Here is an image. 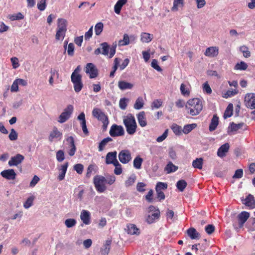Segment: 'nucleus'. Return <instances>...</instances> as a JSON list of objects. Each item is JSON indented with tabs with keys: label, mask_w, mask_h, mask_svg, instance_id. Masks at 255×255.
Here are the masks:
<instances>
[{
	"label": "nucleus",
	"mask_w": 255,
	"mask_h": 255,
	"mask_svg": "<svg viewBox=\"0 0 255 255\" xmlns=\"http://www.w3.org/2000/svg\"><path fill=\"white\" fill-rule=\"evenodd\" d=\"M243 203L245 204L246 206L249 207L251 209H253L255 207V200L254 197L251 195L249 194L246 198L245 199L242 200Z\"/></svg>",
	"instance_id": "nucleus-18"
},
{
	"label": "nucleus",
	"mask_w": 255,
	"mask_h": 255,
	"mask_svg": "<svg viewBox=\"0 0 255 255\" xmlns=\"http://www.w3.org/2000/svg\"><path fill=\"white\" fill-rule=\"evenodd\" d=\"M219 49L217 47L212 46L206 49L204 54L206 56L210 57H215L218 55Z\"/></svg>",
	"instance_id": "nucleus-17"
},
{
	"label": "nucleus",
	"mask_w": 255,
	"mask_h": 255,
	"mask_svg": "<svg viewBox=\"0 0 255 255\" xmlns=\"http://www.w3.org/2000/svg\"><path fill=\"white\" fill-rule=\"evenodd\" d=\"M146 200L149 203L151 202L153 200V190L150 189L147 194L145 196Z\"/></svg>",
	"instance_id": "nucleus-64"
},
{
	"label": "nucleus",
	"mask_w": 255,
	"mask_h": 255,
	"mask_svg": "<svg viewBox=\"0 0 255 255\" xmlns=\"http://www.w3.org/2000/svg\"><path fill=\"white\" fill-rule=\"evenodd\" d=\"M250 217V213L246 211H243L238 215L239 228L243 227L245 223Z\"/></svg>",
	"instance_id": "nucleus-13"
},
{
	"label": "nucleus",
	"mask_w": 255,
	"mask_h": 255,
	"mask_svg": "<svg viewBox=\"0 0 255 255\" xmlns=\"http://www.w3.org/2000/svg\"><path fill=\"white\" fill-rule=\"evenodd\" d=\"M219 124V118L216 115L213 116L211 120V122L209 126V130L210 131H213L216 129Z\"/></svg>",
	"instance_id": "nucleus-27"
},
{
	"label": "nucleus",
	"mask_w": 255,
	"mask_h": 255,
	"mask_svg": "<svg viewBox=\"0 0 255 255\" xmlns=\"http://www.w3.org/2000/svg\"><path fill=\"white\" fill-rule=\"evenodd\" d=\"M158 212V211L156 213H152L148 216L146 221L148 223L151 224L155 221V220L158 219L159 214Z\"/></svg>",
	"instance_id": "nucleus-41"
},
{
	"label": "nucleus",
	"mask_w": 255,
	"mask_h": 255,
	"mask_svg": "<svg viewBox=\"0 0 255 255\" xmlns=\"http://www.w3.org/2000/svg\"><path fill=\"white\" fill-rule=\"evenodd\" d=\"M187 234L192 240L199 239L200 234L194 228H190L187 230Z\"/></svg>",
	"instance_id": "nucleus-22"
},
{
	"label": "nucleus",
	"mask_w": 255,
	"mask_h": 255,
	"mask_svg": "<svg viewBox=\"0 0 255 255\" xmlns=\"http://www.w3.org/2000/svg\"><path fill=\"white\" fill-rule=\"evenodd\" d=\"M12 92H15L18 91V84L16 79L13 81L10 89Z\"/></svg>",
	"instance_id": "nucleus-62"
},
{
	"label": "nucleus",
	"mask_w": 255,
	"mask_h": 255,
	"mask_svg": "<svg viewBox=\"0 0 255 255\" xmlns=\"http://www.w3.org/2000/svg\"><path fill=\"white\" fill-rule=\"evenodd\" d=\"M187 186V183L184 180H180L176 183V187L180 192H183Z\"/></svg>",
	"instance_id": "nucleus-43"
},
{
	"label": "nucleus",
	"mask_w": 255,
	"mask_h": 255,
	"mask_svg": "<svg viewBox=\"0 0 255 255\" xmlns=\"http://www.w3.org/2000/svg\"><path fill=\"white\" fill-rule=\"evenodd\" d=\"M113 139L111 137H108L104 138L100 143L98 146V150L99 151H102L106 145L109 142L112 141Z\"/></svg>",
	"instance_id": "nucleus-32"
},
{
	"label": "nucleus",
	"mask_w": 255,
	"mask_h": 255,
	"mask_svg": "<svg viewBox=\"0 0 255 255\" xmlns=\"http://www.w3.org/2000/svg\"><path fill=\"white\" fill-rule=\"evenodd\" d=\"M203 164V159L202 158H196L192 162V166L194 168L201 169Z\"/></svg>",
	"instance_id": "nucleus-36"
},
{
	"label": "nucleus",
	"mask_w": 255,
	"mask_h": 255,
	"mask_svg": "<svg viewBox=\"0 0 255 255\" xmlns=\"http://www.w3.org/2000/svg\"><path fill=\"white\" fill-rule=\"evenodd\" d=\"M123 122L128 134L133 135L136 130L137 125L134 116L128 114L124 117Z\"/></svg>",
	"instance_id": "nucleus-3"
},
{
	"label": "nucleus",
	"mask_w": 255,
	"mask_h": 255,
	"mask_svg": "<svg viewBox=\"0 0 255 255\" xmlns=\"http://www.w3.org/2000/svg\"><path fill=\"white\" fill-rule=\"evenodd\" d=\"M143 159L139 156H137L133 160V166L135 168L139 169L141 168Z\"/></svg>",
	"instance_id": "nucleus-42"
},
{
	"label": "nucleus",
	"mask_w": 255,
	"mask_h": 255,
	"mask_svg": "<svg viewBox=\"0 0 255 255\" xmlns=\"http://www.w3.org/2000/svg\"><path fill=\"white\" fill-rule=\"evenodd\" d=\"M95 165L93 164H90L87 168V173H86V177L87 178H89L91 176V173L92 171L94 170V167Z\"/></svg>",
	"instance_id": "nucleus-61"
},
{
	"label": "nucleus",
	"mask_w": 255,
	"mask_h": 255,
	"mask_svg": "<svg viewBox=\"0 0 255 255\" xmlns=\"http://www.w3.org/2000/svg\"><path fill=\"white\" fill-rule=\"evenodd\" d=\"M153 38V35L146 32H142L140 35V40L142 42L148 43Z\"/></svg>",
	"instance_id": "nucleus-29"
},
{
	"label": "nucleus",
	"mask_w": 255,
	"mask_h": 255,
	"mask_svg": "<svg viewBox=\"0 0 255 255\" xmlns=\"http://www.w3.org/2000/svg\"><path fill=\"white\" fill-rule=\"evenodd\" d=\"M197 127L196 124H188L185 125L182 129V132L185 134H188Z\"/></svg>",
	"instance_id": "nucleus-38"
},
{
	"label": "nucleus",
	"mask_w": 255,
	"mask_h": 255,
	"mask_svg": "<svg viewBox=\"0 0 255 255\" xmlns=\"http://www.w3.org/2000/svg\"><path fill=\"white\" fill-rule=\"evenodd\" d=\"M74 169L78 174H81L83 171L84 166L80 163L76 164L74 166Z\"/></svg>",
	"instance_id": "nucleus-52"
},
{
	"label": "nucleus",
	"mask_w": 255,
	"mask_h": 255,
	"mask_svg": "<svg viewBox=\"0 0 255 255\" xmlns=\"http://www.w3.org/2000/svg\"><path fill=\"white\" fill-rule=\"evenodd\" d=\"M178 167L174 165L171 162H169L165 166L164 170L167 173H170L176 171Z\"/></svg>",
	"instance_id": "nucleus-34"
},
{
	"label": "nucleus",
	"mask_w": 255,
	"mask_h": 255,
	"mask_svg": "<svg viewBox=\"0 0 255 255\" xmlns=\"http://www.w3.org/2000/svg\"><path fill=\"white\" fill-rule=\"evenodd\" d=\"M184 6V0H174L173 5L171 8V10L176 11L179 8H182Z\"/></svg>",
	"instance_id": "nucleus-30"
},
{
	"label": "nucleus",
	"mask_w": 255,
	"mask_h": 255,
	"mask_svg": "<svg viewBox=\"0 0 255 255\" xmlns=\"http://www.w3.org/2000/svg\"><path fill=\"white\" fill-rule=\"evenodd\" d=\"M118 157L121 162L123 164H127L131 159V153L128 150H122L119 152Z\"/></svg>",
	"instance_id": "nucleus-7"
},
{
	"label": "nucleus",
	"mask_w": 255,
	"mask_h": 255,
	"mask_svg": "<svg viewBox=\"0 0 255 255\" xmlns=\"http://www.w3.org/2000/svg\"><path fill=\"white\" fill-rule=\"evenodd\" d=\"M244 125V123H241L238 124L232 123L230 124V126L228 127V133L229 134H232L233 132L237 131L238 129H241Z\"/></svg>",
	"instance_id": "nucleus-20"
},
{
	"label": "nucleus",
	"mask_w": 255,
	"mask_h": 255,
	"mask_svg": "<svg viewBox=\"0 0 255 255\" xmlns=\"http://www.w3.org/2000/svg\"><path fill=\"white\" fill-rule=\"evenodd\" d=\"M85 71L86 74H89V78L91 79L95 78L98 75L97 68L94 64L92 63L87 64Z\"/></svg>",
	"instance_id": "nucleus-8"
},
{
	"label": "nucleus",
	"mask_w": 255,
	"mask_h": 255,
	"mask_svg": "<svg viewBox=\"0 0 255 255\" xmlns=\"http://www.w3.org/2000/svg\"><path fill=\"white\" fill-rule=\"evenodd\" d=\"M230 148L229 143H226L221 145L218 150L217 155L220 157H223L226 156V154L228 152Z\"/></svg>",
	"instance_id": "nucleus-19"
},
{
	"label": "nucleus",
	"mask_w": 255,
	"mask_h": 255,
	"mask_svg": "<svg viewBox=\"0 0 255 255\" xmlns=\"http://www.w3.org/2000/svg\"><path fill=\"white\" fill-rule=\"evenodd\" d=\"M66 33V31L56 30V32L55 34V39L57 41L60 40H62L65 36Z\"/></svg>",
	"instance_id": "nucleus-45"
},
{
	"label": "nucleus",
	"mask_w": 255,
	"mask_h": 255,
	"mask_svg": "<svg viewBox=\"0 0 255 255\" xmlns=\"http://www.w3.org/2000/svg\"><path fill=\"white\" fill-rule=\"evenodd\" d=\"M172 129L176 135H180L182 132L181 127L177 125H173Z\"/></svg>",
	"instance_id": "nucleus-54"
},
{
	"label": "nucleus",
	"mask_w": 255,
	"mask_h": 255,
	"mask_svg": "<svg viewBox=\"0 0 255 255\" xmlns=\"http://www.w3.org/2000/svg\"><path fill=\"white\" fill-rule=\"evenodd\" d=\"M233 105L232 104H230L226 110H225V112L224 114V118L227 119V118H229L231 117L233 115Z\"/></svg>",
	"instance_id": "nucleus-39"
},
{
	"label": "nucleus",
	"mask_w": 255,
	"mask_h": 255,
	"mask_svg": "<svg viewBox=\"0 0 255 255\" xmlns=\"http://www.w3.org/2000/svg\"><path fill=\"white\" fill-rule=\"evenodd\" d=\"M68 166V162H66L63 165H62L59 169V170L61 171L59 173L58 179L59 181H61L64 179L65 174L67 171V169Z\"/></svg>",
	"instance_id": "nucleus-25"
},
{
	"label": "nucleus",
	"mask_w": 255,
	"mask_h": 255,
	"mask_svg": "<svg viewBox=\"0 0 255 255\" xmlns=\"http://www.w3.org/2000/svg\"><path fill=\"white\" fill-rule=\"evenodd\" d=\"M0 175L7 180H14L16 175L14 170L12 169L4 170L1 172Z\"/></svg>",
	"instance_id": "nucleus-15"
},
{
	"label": "nucleus",
	"mask_w": 255,
	"mask_h": 255,
	"mask_svg": "<svg viewBox=\"0 0 255 255\" xmlns=\"http://www.w3.org/2000/svg\"><path fill=\"white\" fill-rule=\"evenodd\" d=\"M103 23L101 22L97 23L95 26V32L97 35H99L103 30Z\"/></svg>",
	"instance_id": "nucleus-46"
},
{
	"label": "nucleus",
	"mask_w": 255,
	"mask_h": 255,
	"mask_svg": "<svg viewBox=\"0 0 255 255\" xmlns=\"http://www.w3.org/2000/svg\"><path fill=\"white\" fill-rule=\"evenodd\" d=\"M62 135V133L58 130L56 127H54L50 133L48 139L50 141L52 142L54 138L61 137Z\"/></svg>",
	"instance_id": "nucleus-23"
},
{
	"label": "nucleus",
	"mask_w": 255,
	"mask_h": 255,
	"mask_svg": "<svg viewBox=\"0 0 255 255\" xmlns=\"http://www.w3.org/2000/svg\"><path fill=\"white\" fill-rule=\"evenodd\" d=\"M128 0H118L114 6V10L117 14H120L124 5L127 2Z\"/></svg>",
	"instance_id": "nucleus-26"
},
{
	"label": "nucleus",
	"mask_w": 255,
	"mask_h": 255,
	"mask_svg": "<svg viewBox=\"0 0 255 255\" xmlns=\"http://www.w3.org/2000/svg\"><path fill=\"white\" fill-rule=\"evenodd\" d=\"M137 120L139 125L144 127L146 126L147 122L145 118V114L144 111L140 112L137 115Z\"/></svg>",
	"instance_id": "nucleus-24"
},
{
	"label": "nucleus",
	"mask_w": 255,
	"mask_h": 255,
	"mask_svg": "<svg viewBox=\"0 0 255 255\" xmlns=\"http://www.w3.org/2000/svg\"><path fill=\"white\" fill-rule=\"evenodd\" d=\"M164 216H165L166 220L168 221V220H170L172 221H174L175 217L174 212L169 208H167L166 211L164 212Z\"/></svg>",
	"instance_id": "nucleus-33"
},
{
	"label": "nucleus",
	"mask_w": 255,
	"mask_h": 255,
	"mask_svg": "<svg viewBox=\"0 0 255 255\" xmlns=\"http://www.w3.org/2000/svg\"><path fill=\"white\" fill-rule=\"evenodd\" d=\"M8 137L10 140H15L17 139V133L13 128L11 129Z\"/></svg>",
	"instance_id": "nucleus-57"
},
{
	"label": "nucleus",
	"mask_w": 255,
	"mask_h": 255,
	"mask_svg": "<svg viewBox=\"0 0 255 255\" xmlns=\"http://www.w3.org/2000/svg\"><path fill=\"white\" fill-rule=\"evenodd\" d=\"M67 21L64 19L60 18L57 19V27L56 30L67 31Z\"/></svg>",
	"instance_id": "nucleus-21"
},
{
	"label": "nucleus",
	"mask_w": 255,
	"mask_h": 255,
	"mask_svg": "<svg viewBox=\"0 0 255 255\" xmlns=\"http://www.w3.org/2000/svg\"><path fill=\"white\" fill-rule=\"evenodd\" d=\"M129 36L127 34H124L123 36V39L120 40L119 41V46H125L129 44Z\"/></svg>",
	"instance_id": "nucleus-44"
},
{
	"label": "nucleus",
	"mask_w": 255,
	"mask_h": 255,
	"mask_svg": "<svg viewBox=\"0 0 255 255\" xmlns=\"http://www.w3.org/2000/svg\"><path fill=\"white\" fill-rule=\"evenodd\" d=\"M116 181V177L113 175H108L106 177L100 175H96L93 178V183L96 190L99 193H103L107 189L106 184L111 185Z\"/></svg>",
	"instance_id": "nucleus-1"
},
{
	"label": "nucleus",
	"mask_w": 255,
	"mask_h": 255,
	"mask_svg": "<svg viewBox=\"0 0 255 255\" xmlns=\"http://www.w3.org/2000/svg\"><path fill=\"white\" fill-rule=\"evenodd\" d=\"M92 115L94 117L102 122L103 130H106L109 124V120L108 117L104 114V113L99 109L95 108L92 111Z\"/></svg>",
	"instance_id": "nucleus-4"
},
{
	"label": "nucleus",
	"mask_w": 255,
	"mask_h": 255,
	"mask_svg": "<svg viewBox=\"0 0 255 255\" xmlns=\"http://www.w3.org/2000/svg\"><path fill=\"white\" fill-rule=\"evenodd\" d=\"M114 165L115 166L114 173L118 175H120L123 171L121 164L119 162H117V163L114 164Z\"/></svg>",
	"instance_id": "nucleus-50"
},
{
	"label": "nucleus",
	"mask_w": 255,
	"mask_h": 255,
	"mask_svg": "<svg viewBox=\"0 0 255 255\" xmlns=\"http://www.w3.org/2000/svg\"><path fill=\"white\" fill-rule=\"evenodd\" d=\"M245 103L247 107L255 109V94L248 93L245 97Z\"/></svg>",
	"instance_id": "nucleus-11"
},
{
	"label": "nucleus",
	"mask_w": 255,
	"mask_h": 255,
	"mask_svg": "<svg viewBox=\"0 0 255 255\" xmlns=\"http://www.w3.org/2000/svg\"><path fill=\"white\" fill-rule=\"evenodd\" d=\"M186 86L184 84H181L180 86V91L182 94L184 96H189L190 91L185 88Z\"/></svg>",
	"instance_id": "nucleus-58"
},
{
	"label": "nucleus",
	"mask_w": 255,
	"mask_h": 255,
	"mask_svg": "<svg viewBox=\"0 0 255 255\" xmlns=\"http://www.w3.org/2000/svg\"><path fill=\"white\" fill-rule=\"evenodd\" d=\"M127 101L128 100L126 98L121 99L120 100L119 106L122 110H125L127 106Z\"/></svg>",
	"instance_id": "nucleus-60"
},
{
	"label": "nucleus",
	"mask_w": 255,
	"mask_h": 255,
	"mask_svg": "<svg viewBox=\"0 0 255 255\" xmlns=\"http://www.w3.org/2000/svg\"><path fill=\"white\" fill-rule=\"evenodd\" d=\"M117 151H115L113 152H108L106 156L105 162L107 164H115L117 162H119L117 159Z\"/></svg>",
	"instance_id": "nucleus-12"
},
{
	"label": "nucleus",
	"mask_w": 255,
	"mask_h": 255,
	"mask_svg": "<svg viewBox=\"0 0 255 255\" xmlns=\"http://www.w3.org/2000/svg\"><path fill=\"white\" fill-rule=\"evenodd\" d=\"M23 17H24V16L22 14V13L20 12H18L16 14H13V15H11L9 17V18L11 20L13 21V20L22 19L23 18Z\"/></svg>",
	"instance_id": "nucleus-53"
},
{
	"label": "nucleus",
	"mask_w": 255,
	"mask_h": 255,
	"mask_svg": "<svg viewBox=\"0 0 255 255\" xmlns=\"http://www.w3.org/2000/svg\"><path fill=\"white\" fill-rule=\"evenodd\" d=\"M111 240H107L104 245V249L101 250V253L103 255H108L111 249Z\"/></svg>",
	"instance_id": "nucleus-35"
},
{
	"label": "nucleus",
	"mask_w": 255,
	"mask_h": 255,
	"mask_svg": "<svg viewBox=\"0 0 255 255\" xmlns=\"http://www.w3.org/2000/svg\"><path fill=\"white\" fill-rule=\"evenodd\" d=\"M71 81L74 85V89L75 92L79 93L82 89L83 84L82 81V76L77 75L76 77H71Z\"/></svg>",
	"instance_id": "nucleus-10"
},
{
	"label": "nucleus",
	"mask_w": 255,
	"mask_h": 255,
	"mask_svg": "<svg viewBox=\"0 0 255 255\" xmlns=\"http://www.w3.org/2000/svg\"><path fill=\"white\" fill-rule=\"evenodd\" d=\"M248 68V65L244 62H241L238 63L235 66V69L236 70H245Z\"/></svg>",
	"instance_id": "nucleus-49"
},
{
	"label": "nucleus",
	"mask_w": 255,
	"mask_h": 255,
	"mask_svg": "<svg viewBox=\"0 0 255 255\" xmlns=\"http://www.w3.org/2000/svg\"><path fill=\"white\" fill-rule=\"evenodd\" d=\"M127 232L130 235L138 234V229L134 224H128L127 225Z\"/></svg>",
	"instance_id": "nucleus-31"
},
{
	"label": "nucleus",
	"mask_w": 255,
	"mask_h": 255,
	"mask_svg": "<svg viewBox=\"0 0 255 255\" xmlns=\"http://www.w3.org/2000/svg\"><path fill=\"white\" fill-rule=\"evenodd\" d=\"M185 108L188 110V113L191 116L198 115L203 109V105L200 99L194 98L188 101Z\"/></svg>",
	"instance_id": "nucleus-2"
},
{
	"label": "nucleus",
	"mask_w": 255,
	"mask_h": 255,
	"mask_svg": "<svg viewBox=\"0 0 255 255\" xmlns=\"http://www.w3.org/2000/svg\"><path fill=\"white\" fill-rule=\"evenodd\" d=\"M205 231L207 234L211 235L215 231V227L213 225H208L205 228Z\"/></svg>",
	"instance_id": "nucleus-63"
},
{
	"label": "nucleus",
	"mask_w": 255,
	"mask_h": 255,
	"mask_svg": "<svg viewBox=\"0 0 255 255\" xmlns=\"http://www.w3.org/2000/svg\"><path fill=\"white\" fill-rule=\"evenodd\" d=\"M144 105V101L142 97H138L134 104V108L136 110H140L142 109Z\"/></svg>",
	"instance_id": "nucleus-40"
},
{
	"label": "nucleus",
	"mask_w": 255,
	"mask_h": 255,
	"mask_svg": "<svg viewBox=\"0 0 255 255\" xmlns=\"http://www.w3.org/2000/svg\"><path fill=\"white\" fill-rule=\"evenodd\" d=\"M240 50L243 53V55L246 58H248L251 56V52L249 48L245 45H243L240 47Z\"/></svg>",
	"instance_id": "nucleus-47"
},
{
	"label": "nucleus",
	"mask_w": 255,
	"mask_h": 255,
	"mask_svg": "<svg viewBox=\"0 0 255 255\" xmlns=\"http://www.w3.org/2000/svg\"><path fill=\"white\" fill-rule=\"evenodd\" d=\"M80 219L85 225H89L91 223V214L89 211L83 210L80 214Z\"/></svg>",
	"instance_id": "nucleus-16"
},
{
	"label": "nucleus",
	"mask_w": 255,
	"mask_h": 255,
	"mask_svg": "<svg viewBox=\"0 0 255 255\" xmlns=\"http://www.w3.org/2000/svg\"><path fill=\"white\" fill-rule=\"evenodd\" d=\"M24 159V156L20 154H17L15 156L11 157L8 161V165L10 166H17L20 164Z\"/></svg>",
	"instance_id": "nucleus-14"
},
{
	"label": "nucleus",
	"mask_w": 255,
	"mask_h": 255,
	"mask_svg": "<svg viewBox=\"0 0 255 255\" xmlns=\"http://www.w3.org/2000/svg\"><path fill=\"white\" fill-rule=\"evenodd\" d=\"M136 177L135 174H133L129 176L127 180L125 181V186L127 187L132 186L135 182Z\"/></svg>",
	"instance_id": "nucleus-37"
},
{
	"label": "nucleus",
	"mask_w": 255,
	"mask_h": 255,
	"mask_svg": "<svg viewBox=\"0 0 255 255\" xmlns=\"http://www.w3.org/2000/svg\"><path fill=\"white\" fill-rule=\"evenodd\" d=\"M73 111V107L71 105H68L59 117L58 122L60 123L65 122L70 117Z\"/></svg>",
	"instance_id": "nucleus-6"
},
{
	"label": "nucleus",
	"mask_w": 255,
	"mask_h": 255,
	"mask_svg": "<svg viewBox=\"0 0 255 255\" xmlns=\"http://www.w3.org/2000/svg\"><path fill=\"white\" fill-rule=\"evenodd\" d=\"M146 184L143 182H138L136 185V190L139 192H143L145 191Z\"/></svg>",
	"instance_id": "nucleus-55"
},
{
	"label": "nucleus",
	"mask_w": 255,
	"mask_h": 255,
	"mask_svg": "<svg viewBox=\"0 0 255 255\" xmlns=\"http://www.w3.org/2000/svg\"><path fill=\"white\" fill-rule=\"evenodd\" d=\"M74 52V45L73 43H70L67 47V53L70 56H73Z\"/></svg>",
	"instance_id": "nucleus-59"
},
{
	"label": "nucleus",
	"mask_w": 255,
	"mask_h": 255,
	"mask_svg": "<svg viewBox=\"0 0 255 255\" xmlns=\"http://www.w3.org/2000/svg\"><path fill=\"white\" fill-rule=\"evenodd\" d=\"M118 87L121 90H125L132 89L133 85L125 81H120L118 82Z\"/></svg>",
	"instance_id": "nucleus-28"
},
{
	"label": "nucleus",
	"mask_w": 255,
	"mask_h": 255,
	"mask_svg": "<svg viewBox=\"0 0 255 255\" xmlns=\"http://www.w3.org/2000/svg\"><path fill=\"white\" fill-rule=\"evenodd\" d=\"M64 223H65V226L67 228H72L76 225V221L74 219H72V218L67 219L65 221Z\"/></svg>",
	"instance_id": "nucleus-48"
},
{
	"label": "nucleus",
	"mask_w": 255,
	"mask_h": 255,
	"mask_svg": "<svg viewBox=\"0 0 255 255\" xmlns=\"http://www.w3.org/2000/svg\"><path fill=\"white\" fill-rule=\"evenodd\" d=\"M109 133L112 137L119 136L123 135L125 131L122 126L114 124L111 127Z\"/></svg>",
	"instance_id": "nucleus-9"
},
{
	"label": "nucleus",
	"mask_w": 255,
	"mask_h": 255,
	"mask_svg": "<svg viewBox=\"0 0 255 255\" xmlns=\"http://www.w3.org/2000/svg\"><path fill=\"white\" fill-rule=\"evenodd\" d=\"M33 198L32 197H29L24 203L23 206L25 208L27 209L32 206L33 201Z\"/></svg>",
	"instance_id": "nucleus-56"
},
{
	"label": "nucleus",
	"mask_w": 255,
	"mask_h": 255,
	"mask_svg": "<svg viewBox=\"0 0 255 255\" xmlns=\"http://www.w3.org/2000/svg\"><path fill=\"white\" fill-rule=\"evenodd\" d=\"M65 158L64 151L62 150H59L56 152V159L58 161L62 162Z\"/></svg>",
	"instance_id": "nucleus-51"
},
{
	"label": "nucleus",
	"mask_w": 255,
	"mask_h": 255,
	"mask_svg": "<svg viewBox=\"0 0 255 255\" xmlns=\"http://www.w3.org/2000/svg\"><path fill=\"white\" fill-rule=\"evenodd\" d=\"M101 48L102 49V54L104 55H108L109 50L110 49V53L109 57L112 58L116 53L117 43L115 42L113 43L112 46L110 48L109 45L107 42H103L101 44Z\"/></svg>",
	"instance_id": "nucleus-5"
}]
</instances>
